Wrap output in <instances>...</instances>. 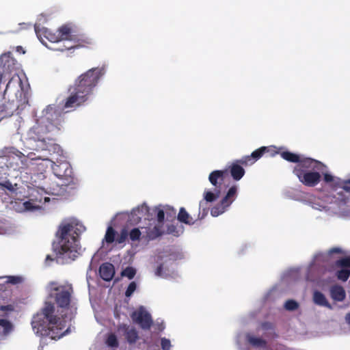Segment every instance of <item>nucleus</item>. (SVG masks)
I'll return each mask as SVG.
<instances>
[{
    "label": "nucleus",
    "instance_id": "obj_1",
    "mask_svg": "<svg viewBox=\"0 0 350 350\" xmlns=\"http://www.w3.org/2000/svg\"><path fill=\"white\" fill-rule=\"evenodd\" d=\"M49 287V297L54 299L62 312H67L62 314L61 318L57 317L54 315V304L46 301L40 311L33 317L31 324L37 335L57 340L70 332L68 323L75 317L77 308L71 305L73 294L71 284L58 285L56 282H51Z\"/></svg>",
    "mask_w": 350,
    "mask_h": 350
},
{
    "label": "nucleus",
    "instance_id": "obj_2",
    "mask_svg": "<svg viewBox=\"0 0 350 350\" xmlns=\"http://www.w3.org/2000/svg\"><path fill=\"white\" fill-rule=\"evenodd\" d=\"M83 230L84 227L75 221L60 224L55 233L57 242L53 243L57 261L67 263L81 254L80 235Z\"/></svg>",
    "mask_w": 350,
    "mask_h": 350
},
{
    "label": "nucleus",
    "instance_id": "obj_3",
    "mask_svg": "<svg viewBox=\"0 0 350 350\" xmlns=\"http://www.w3.org/2000/svg\"><path fill=\"white\" fill-rule=\"evenodd\" d=\"M61 119L53 122L49 118H46L37 122L31 131V136L36 142V151L47 150L53 153H59L62 151L59 145L54 143L55 137L60 131Z\"/></svg>",
    "mask_w": 350,
    "mask_h": 350
},
{
    "label": "nucleus",
    "instance_id": "obj_4",
    "mask_svg": "<svg viewBox=\"0 0 350 350\" xmlns=\"http://www.w3.org/2000/svg\"><path fill=\"white\" fill-rule=\"evenodd\" d=\"M103 74V68H92L79 76L71 86L88 98Z\"/></svg>",
    "mask_w": 350,
    "mask_h": 350
},
{
    "label": "nucleus",
    "instance_id": "obj_5",
    "mask_svg": "<svg viewBox=\"0 0 350 350\" xmlns=\"http://www.w3.org/2000/svg\"><path fill=\"white\" fill-rule=\"evenodd\" d=\"M75 32L71 24H64L55 31L47 28L42 30V34L51 42H58L62 40L71 41Z\"/></svg>",
    "mask_w": 350,
    "mask_h": 350
},
{
    "label": "nucleus",
    "instance_id": "obj_6",
    "mask_svg": "<svg viewBox=\"0 0 350 350\" xmlns=\"http://www.w3.org/2000/svg\"><path fill=\"white\" fill-rule=\"evenodd\" d=\"M131 318L133 323L138 324L144 330H149L153 325L151 314L142 306L133 311L131 314Z\"/></svg>",
    "mask_w": 350,
    "mask_h": 350
},
{
    "label": "nucleus",
    "instance_id": "obj_7",
    "mask_svg": "<svg viewBox=\"0 0 350 350\" xmlns=\"http://www.w3.org/2000/svg\"><path fill=\"white\" fill-rule=\"evenodd\" d=\"M52 170L54 174L59 178L67 179L72 177V167L64 154H60V157L53 161Z\"/></svg>",
    "mask_w": 350,
    "mask_h": 350
},
{
    "label": "nucleus",
    "instance_id": "obj_8",
    "mask_svg": "<svg viewBox=\"0 0 350 350\" xmlns=\"http://www.w3.org/2000/svg\"><path fill=\"white\" fill-rule=\"evenodd\" d=\"M22 162L23 160H25L27 167L30 165H36L38 167V170L45 171L47 168L51 167L53 169V161L49 159H42L40 157H29V154H27V157L25 154H16Z\"/></svg>",
    "mask_w": 350,
    "mask_h": 350
},
{
    "label": "nucleus",
    "instance_id": "obj_9",
    "mask_svg": "<svg viewBox=\"0 0 350 350\" xmlns=\"http://www.w3.org/2000/svg\"><path fill=\"white\" fill-rule=\"evenodd\" d=\"M68 91L70 92V96L66 99L64 108H77L88 100V98L79 91L75 90L72 86H70Z\"/></svg>",
    "mask_w": 350,
    "mask_h": 350
},
{
    "label": "nucleus",
    "instance_id": "obj_10",
    "mask_svg": "<svg viewBox=\"0 0 350 350\" xmlns=\"http://www.w3.org/2000/svg\"><path fill=\"white\" fill-rule=\"evenodd\" d=\"M296 175L304 185L308 187L317 185L321 179V175L319 172L310 170H299L297 169Z\"/></svg>",
    "mask_w": 350,
    "mask_h": 350
},
{
    "label": "nucleus",
    "instance_id": "obj_11",
    "mask_svg": "<svg viewBox=\"0 0 350 350\" xmlns=\"http://www.w3.org/2000/svg\"><path fill=\"white\" fill-rule=\"evenodd\" d=\"M152 211L157 215V219L159 224L154 226L152 230L147 232V237L150 239H154L163 234V232L162 231V225L165 219V212L159 207H154L152 209Z\"/></svg>",
    "mask_w": 350,
    "mask_h": 350
},
{
    "label": "nucleus",
    "instance_id": "obj_12",
    "mask_svg": "<svg viewBox=\"0 0 350 350\" xmlns=\"http://www.w3.org/2000/svg\"><path fill=\"white\" fill-rule=\"evenodd\" d=\"M99 274L103 280L111 281L115 275L114 266L110 262L103 263L99 267Z\"/></svg>",
    "mask_w": 350,
    "mask_h": 350
},
{
    "label": "nucleus",
    "instance_id": "obj_13",
    "mask_svg": "<svg viewBox=\"0 0 350 350\" xmlns=\"http://www.w3.org/2000/svg\"><path fill=\"white\" fill-rule=\"evenodd\" d=\"M71 41H72L75 44L68 47V49L87 47L92 43L91 38L83 35H76L75 33Z\"/></svg>",
    "mask_w": 350,
    "mask_h": 350
},
{
    "label": "nucleus",
    "instance_id": "obj_14",
    "mask_svg": "<svg viewBox=\"0 0 350 350\" xmlns=\"http://www.w3.org/2000/svg\"><path fill=\"white\" fill-rule=\"evenodd\" d=\"M319 162L314 159L310 158H305L303 159H299V163L297 164L295 167V172L297 174V170H314L317 167Z\"/></svg>",
    "mask_w": 350,
    "mask_h": 350
},
{
    "label": "nucleus",
    "instance_id": "obj_15",
    "mask_svg": "<svg viewBox=\"0 0 350 350\" xmlns=\"http://www.w3.org/2000/svg\"><path fill=\"white\" fill-rule=\"evenodd\" d=\"M121 328L124 330L125 338L129 344H134L139 339L138 332L135 327L123 325Z\"/></svg>",
    "mask_w": 350,
    "mask_h": 350
},
{
    "label": "nucleus",
    "instance_id": "obj_16",
    "mask_svg": "<svg viewBox=\"0 0 350 350\" xmlns=\"http://www.w3.org/2000/svg\"><path fill=\"white\" fill-rule=\"evenodd\" d=\"M252 153H291L285 147H276L275 146H262L252 151Z\"/></svg>",
    "mask_w": 350,
    "mask_h": 350
},
{
    "label": "nucleus",
    "instance_id": "obj_17",
    "mask_svg": "<svg viewBox=\"0 0 350 350\" xmlns=\"http://www.w3.org/2000/svg\"><path fill=\"white\" fill-rule=\"evenodd\" d=\"M237 187L232 186L228 191L226 195L222 198L220 204L226 208L230 206L232 202L235 200L237 196Z\"/></svg>",
    "mask_w": 350,
    "mask_h": 350
},
{
    "label": "nucleus",
    "instance_id": "obj_18",
    "mask_svg": "<svg viewBox=\"0 0 350 350\" xmlns=\"http://www.w3.org/2000/svg\"><path fill=\"white\" fill-rule=\"evenodd\" d=\"M332 298L337 301H342L346 297L345 289L340 286H334L330 289Z\"/></svg>",
    "mask_w": 350,
    "mask_h": 350
},
{
    "label": "nucleus",
    "instance_id": "obj_19",
    "mask_svg": "<svg viewBox=\"0 0 350 350\" xmlns=\"http://www.w3.org/2000/svg\"><path fill=\"white\" fill-rule=\"evenodd\" d=\"M226 174V171L215 170L209 174L208 180L213 185L217 187L218 183L224 180Z\"/></svg>",
    "mask_w": 350,
    "mask_h": 350
},
{
    "label": "nucleus",
    "instance_id": "obj_20",
    "mask_svg": "<svg viewBox=\"0 0 350 350\" xmlns=\"http://www.w3.org/2000/svg\"><path fill=\"white\" fill-rule=\"evenodd\" d=\"M314 302L319 306L326 307L329 309H332L331 304L327 300L325 296L319 291H315L313 295Z\"/></svg>",
    "mask_w": 350,
    "mask_h": 350
},
{
    "label": "nucleus",
    "instance_id": "obj_21",
    "mask_svg": "<svg viewBox=\"0 0 350 350\" xmlns=\"http://www.w3.org/2000/svg\"><path fill=\"white\" fill-rule=\"evenodd\" d=\"M177 219L179 221L188 225H193L195 223V221L183 207L180 208Z\"/></svg>",
    "mask_w": 350,
    "mask_h": 350
},
{
    "label": "nucleus",
    "instance_id": "obj_22",
    "mask_svg": "<svg viewBox=\"0 0 350 350\" xmlns=\"http://www.w3.org/2000/svg\"><path fill=\"white\" fill-rule=\"evenodd\" d=\"M230 174L233 179L239 180L244 175V169L239 164L234 163L230 168Z\"/></svg>",
    "mask_w": 350,
    "mask_h": 350
},
{
    "label": "nucleus",
    "instance_id": "obj_23",
    "mask_svg": "<svg viewBox=\"0 0 350 350\" xmlns=\"http://www.w3.org/2000/svg\"><path fill=\"white\" fill-rule=\"evenodd\" d=\"M11 105L12 103L8 102L0 106V115L2 118L10 117L13 115L15 108L12 107Z\"/></svg>",
    "mask_w": 350,
    "mask_h": 350
},
{
    "label": "nucleus",
    "instance_id": "obj_24",
    "mask_svg": "<svg viewBox=\"0 0 350 350\" xmlns=\"http://www.w3.org/2000/svg\"><path fill=\"white\" fill-rule=\"evenodd\" d=\"M262 155L263 154L247 155L243 157L241 159L238 160L237 162L244 165H251L258 160Z\"/></svg>",
    "mask_w": 350,
    "mask_h": 350
},
{
    "label": "nucleus",
    "instance_id": "obj_25",
    "mask_svg": "<svg viewBox=\"0 0 350 350\" xmlns=\"http://www.w3.org/2000/svg\"><path fill=\"white\" fill-rule=\"evenodd\" d=\"M221 194L219 189H215V192L205 191L204 193V200L207 202H213L215 201Z\"/></svg>",
    "mask_w": 350,
    "mask_h": 350
},
{
    "label": "nucleus",
    "instance_id": "obj_26",
    "mask_svg": "<svg viewBox=\"0 0 350 350\" xmlns=\"http://www.w3.org/2000/svg\"><path fill=\"white\" fill-rule=\"evenodd\" d=\"M150 211V208L148 206L144 204L139 206H138L136 209H135L133 211L135 213H137V214H139L140 216H139V218H142V217H144L145 219H149L148 214Z\"/></svg>",
    "mask_w": 350,
    "mask_h": 350
},
{
    "label": "nucleus",
    "instance_id": "obj_27",
    "mask_svg": "<svg viewBox=\"0 0 350 350\" xmlns=\"http://www.w3.org/2000/svg\"><path fill=\"white\" fill-rule=\"evenodd\" d=\"M248 341L252 345L256 347H265L267 344L264 339L254 336H250Z\"/></svg>",
    "mask_w": 350,
    "mask_h": 350
},
{
    "label": "nucleus",
    "instance_id": "obj_28",
    "mask_svg": "<svg viewBox=\"0 0 350 350\" xmlns=\"http://www.w3.org/2000/svg\"><path fill=\"white\" fill-rule=\"evenodd\" d=\"M136 275V269L133 267H127L121 272L122 277H126L129 280H132Z\"/></svg>",
    "mask_w": 350,
    "mask_h": 350
},
{
    "label": "nucleus",
    "instance_id": "obj_29",
    "mask_svg": "<svg viewBox=\"0 0 350 350\" xmlns=\"http://www.w3.org/2000/svg\"><path fill=\"white\" fill-rule=\"evenodd\" d=\"M336 184L337 185V187L342 188L345 191L350 195V178L347 180H341L338 178Z\"/></svg>",
    "mask_w": 350,
    "mask_h": 350
},
{
    "label": "nucleus",
    "instance_id": "obj_30",
    "mask_svg": "<svg viewBox=\"0 0 350 350\" xmlns=\"http://www.w3.org/2000/svg\"><path fill=\"white\" fill-rule=\"evenodd\" d=\"M116 233L115 230L111 226L108 227L105 236V241L107 243H112L115 241Z\"/></svg>",
    "mask_w": 350,
    "mask_h": 350
},
{
    "label": "nucleus",
    "instance_id": "obj_31",
    "mask_svg": "<svg viewBox=\"0 0 350 350\" xmlns=\"http://www.w3.org/2000/svg\"><path fill=\"white\" fill-rule=\"evenodd\" d=\"M0 326L3 327V334H8L12 332L13 325L11 322L6 319H0Z\"/></svg>",
    "mask_w": 350,
    "mask_h": 350
},
{
    "label": "nucleus",
    "instance_id": "obj_32",
    "mask_svg": "<svg viewBox=\"0 0 350 350\" xmlns=\"http://www.w3.org/2000/svg\"><path fill=\"white\" fill-rule=\"evenodd\" d=\"M350 275V270L342 269L337 271L336 276L338 280L346 282Z\"/></svg>",
    "mask_w": 350,
    "mask_h": 350
},
{
    "label": "nucleus",
    "instance_id": "obj_33",
    "mask_svg": "<svg viewBox=\"0 0 350 350\" xmlns=\"http://www.w3.org/2000/svg\"><path fill=\"white\" fill-rule=\"evenodd\" d=\"M226 208L223 206L220 203L219 204H217L216 206H213L211 210V214L213 217H217L223 213H224L225 210Z\"/></svg>",
    "mask_w": 350,
    "mask_h": 350
},
{
    "label": "nucleus",
    "instance_id": "obj_34",
    "mask_svg": "<svg viewBox=\"0 0 350 350\" xmlns=\"http://www.w3.org/2000/svg\"><path fill=\"white\" fill-rule=\"evenodd\" d=\"M226 208L223 206L220 203L219 204H217L216 206H213L211 210V214L213 217H217L223 213H224L225 210Z\"/></svg>",
    "mask_w": 350,
    "mask_h": 350
},
{
    "label": "nucleus",
    "instance_id": "obj_35",
    "mask_svg": "<svg viewBox=\"0 0 350 350\" xmlns=\"http://www.w3.org/2000/svg\"><path fill=\"white\" fill-rule=\"evenodd\" d=\"M141 234V231L137 228L132 229L129 233V238L132 241H139L140 239Z\"/></svg>",
    "mask_w": 350,
    "mask_h": 350
},
{
    "label": "nucleus",
    "instance_id": "obj_36",
    "mask_svg": "<svg viewBox=\"0 0 350 350\" xmlns=\"http://www.w3.org/2000/svg\"><path fill=\"white\" fill-rule=\"evenodd\" d=\"M106 342L109 347H118V341L116 336L114 334H111L109 335Z\"/></svg>",
    "mask_w": 350,
    "mask_h": 350
},
{
    "label": "nucleus",
    "instance_id": "obj_37",
    "mask_svg": "<svg viewBox=\"0 0 350 350\" xmlns=\"http://www.w3.org/2000/svg\"><path fill=\"white\" fill-rule=\"evenodd\" d=\"M299 307V304L297 301L293 299H288L286 301L284 304V308L286 310L289 311H293L297 309Z\"/></svg>",
    "mask_w": 350,
    "mask_h": 350
},
{
    "label": "nucleus",
    "instance_id": "obj_38",
    "mask_svg": "<svg viewBox=\"0 0 350 350\" xmlns=\"http://www.w3.org/2000/svg\"><path fill=\"white\" fill-rule=\"evenodd\" d=\"M282 158L289 162L299 163V154H281Z\"/></svg>",
    "mask_w": 350,
    "mask_h": 350
},
{
    "label": "nucleus",
    "instance_id": "obj_39",
    "mask_svg": "<svg viewBox=\"0 0 350 350\" xmlns=\"http://www.w3.org/2000/svg\"><path fill=\"white\" fill-rule=\"evenodd\" d=\"M136 288H137V284H136V282H131L129 284V286H128V287H127V288H126V290L125 291V296L126 297H131L133 295V293L135 291Z\"/></svg>",
    "mask_w": 350,
    "mask_h": 350
},
{
    "label": "nucleus",
    "instance_id": "obj_40",
    "mask_svg": "<svg viewBox=\"0 0 350 350\" xmlns=\"http://www.w3.org/2000/svg\"><path fill=\"white\" fill-rule=\"evenodd\" d=\"M129 236V232L126 228H123L120 231V234L118 236L116 241L118 243H124Z\"/></svg>",
    "mask_w": 350,
    "mask_h": 350
},
{
    "label": "nucleus",
    "instance_id": "obj_41",
    "mask_svg": "<svg viewBox=\"0 0 350 350\" xmlns=\"http://www.w3.org/2000/svg\"><path fill=\"white\" fill-rule=\"evenodd\" d=\"M167 234H172L174 237H178L180 235L179 230L174 225H169L167 228Z\"/></svg>",
    "mask_w": 350,
    "mask_h": 350
},
{
    "label": "nucleus",
    "instance_id": "obj_42",
    "mask_svg": "<svg viewBox=\"0 0 350 350\" xmlns=\"http://www.w3.org/2000/svg\"><path fill=\"white\" fill-rule=\"evenodd\" d=\"M337 265L343 267H350V256L345 257L338 260L336 262Z\"/></svg>",
    "mask_w": 350,
    "mask_h": 350
},
{
    "label": "nucleus",
    "instance_id": "obj_43",
    "mask_svg": "<svg viewBox=\"0 0 350 350\" xmlns=\"http://www.w3.org/2000/svg\"><path fill=\"white\" fill-rule=\"evenodd\" d=\"M22 282V278L19 276H8L7 277V283H10L12 284H17Z\"/></svg>",
    "mask_w": 350,
    "mask_h": 350
},
{
    "label": "nucleus",
    "instance_id": "obj_44",
    "mask_svg": "<svg viewBox=\"0 0 350 350\" xmlns=\"http://www.w3.org/2000/svg\"><path fill=\"white\" fill-rule=\"evenodd\" d=\"M161 346L163 350H169L171 347L170 340L165 338H162L161 340Z\"/></svg>",
    "mask_w": 350,
    "mask_h": 350
},
{
    "label": "nucleus",
    "instance_id": "obj_45",
    "mask_svg": "<svg viewBox=\"0 0 350 350\" xmlns=\"http://www.w3.org/2000/svg\"><path fill=\"white\" fill-rule=\"evenodd\" d=\"M0 185L5 189H7L10 191H14V188L12 184V183L9 180H7L3 183H0Z\"/></svg>",
    "mask_w": 350,
    "mask_h": 350
},
{
    "label": "nucleus",
    "instance_id": "obj_46",
    "mask_svg": "<svg viewBox=\"0 0 350 350\" xmlns=\"http://www.w3.org/2000/svg\"><path fill=\"white\" fill-rule=\"evenodd\" d=\"M323 180L325 183H332V182H334V185L336 186H337V185L336 184V183L337 182V180L335 181L334 180V176H332L331 174H324V176H323Z\"/></svg>",
    "mask_w": 350,
    "mask_h": 350
},
{
    "label": "nucleus",
    "instance_id": "obj_47",
    "mask_svg": "<svg viewBox=\"0 0 350 350\" xmlns=\"http://www.w3.org/2000/svg\"><path fill=\"white\" fill-rule=\"evenodd\" d=\"M165 213L167 215V217H175L176 215V210H174L173 208L167 207L165 209Z\"/></svg>",
    "mask_w": 350,
    "mask_h": 350
},
{
    "label": "nucleus",
    "instance_id": "obj_48",
    "mask_svg": "<svg viewBox=\"0 0 350 350\" xmlns=\"http://www.w3.org/2000/svg\"><path fill=\"white\" fill-rule=\"evenodd\" d=\"M163 264H160L156 269L155 270V275L157 276H159V277H161L163 276Z\"/></svg>",
    "mask_w": 350,
    "mask_h": 350
},
{
    "label": "nucleus",
    "instance_id": "obj_49",
    "mask_svg": "<svg viewBox=\"0 0 350 350\" xmlns=\"http://www.w3.org/2000/svg\"><path fill=\"white\" fill-rule=\"evenodd\" d=\"M203 203V201L200 202V207L202 206V204ZM207 215V210L206 208L203 209V212L202 214V216H200V208H199V214H198V219H203L206 215Z\"/></svg>",
    "mask_w": 350,
    "mask_h": 350
},
{
    "label": "nucleus",
    "instance_id": "obj_50",
    "mask_svg": "<svg viewBox=\"0 0 350 350\" xmlns=\"http://www.w3.org/2000/svg\"><path fill=\"white\" fill-rule=\"evenodd\" d=\"M13 310H14V308L12 305L1 306L0 307V310H1V311H12Z\"/></svg>",
    "mask_w": 350,
    "mask_h": 350
},
{
    "label": "nucleus",
    "instance_id": "obj_51",
    "mask_svg": "<svg viewBox=\"0 0 350 350\" xmlns=\"http://www.w3.org/2000/svg\"><path fill=\"white\" fill-rule=\"evenodd\" d=\"M329 253L330 254H342V251L340 248L339 247H333L330 250H329Z\"/></svg>",
    "mask_w": 350,
    "mask_h": 350
},
{
    "label": "nucleus",
    "instance_id": "obj_52",
    "mask_svg": "<svg viewBox=\"0 0 350 350\" xmlns=\"http://www.w3.org/2000/svg\"><path fill=\"white\" fill-rule=\"evenodd\" d=\"M345 320L347 324L350 326V312L346 314Z\"/></svg>",
    "mask_w": 350,
    "mask_h": 350
},
{
    "label": "nucleus",
    "instance_id": "obj_53",
    "mask_svg": "<svg viewBox=\"0 0 350 350\" xmlns=\"http://www.w3.org/2000/svg\"><path fill=\"white\" fill-rule=\"evenodd\" d=\"M51 194L53 195H60L61 193L57 190V189L53 188V191H51Z\"/></svg>",
    "mask_w": 350,
    "mask_h": 350
},
{
    "label": "nucleus",
    "instance_id": "obj_54",
    "mask_svg": "<svg viewBox=\"0 0 350 350\" xmlns=\"http://www.w3.org/2000/svg\"><path fill=\"white\" fill-rule=\"evenodd\" d=\"M54 258H53L50 255H47L46 257V261H53Z\"/></svg>",
    "mask_w": 350,
    "mask_h": 350
},
{
    "label": "nucleus",
    "instance_id": "obj_55",
    "mask_svg": "<svg viewBox=\"0 0 350 350\" xmlns=\"http://www.w3.org/2000/svg\"><path fill=\"white\" fill-rule=\"evenodd\" d=\"M8 153H12V154H14V153H16L15 151L14 150V149H11Z\"/></svg>",
    "mask_w": 350,
    "mask_h": 350
},
{
    "label": "nucleus",
    "instance_id": "obj_56",
    "mask_svg": "<svg viewBox=\"0 0 350 350\" xmlns=\"http://www.w3.org/2000/svg\"><path fill=\"white\" fill-rule=\"evenodd\" d=\"M35 31L36 32V33H37L38 36L39 37V36H40V32H38V31H37L36 28H35Z\"/></svg>",
    "mask_w": 350,
    "mask_h": 350
}]
</instances>
